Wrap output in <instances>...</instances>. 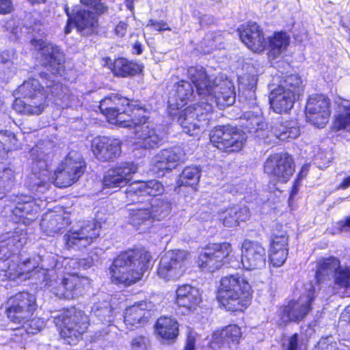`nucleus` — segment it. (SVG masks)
I'll list each match as a JSON object with an SVG mask.
<instances>
[{
	"label": "nucleus",
	"mask_w": 350,
	"mask_h": 350,
	"mask_svg": "<svg viewBox=\"0 0 350 350\" xmlns=\"http://www.w3.org/2000/svg\"><path fill=\"white\" fill-rule=\"evenodd\" d=\"M98 108L109 123L122 128H136L149 120L148 109L140 100L118 93L105 96L100 101Z\"/></svg>",
	"instance_id": "nucleus-1"
},
{
	"label": "nucleus",
	"mask_w": 350,
	"mask_h": 350,
	"mask_svg": "<svg viewBox=\"0 0 350 350\" xmlns=\"http://www.w3.org/2000/svg\"><path fill=\"white\" fill-rule=\"evenodd\" d=\"M18 91L23 99L16 98L14 100L13 109L23 114L40 115L47 105V101L57 96L62 91V85L50 81L44 86L37 79L29 78L19 86Z\"/></svg>",
	"instance_id": "nucleus-2"
},
{
	"label": "nucleus",
	"mask_w": 350,
	"mask_h": 350,
	"mask_svg": "<svg viewBox=\"0 0 350 350\" xmlns=\"http://www.w3.org/2000/svg\"><path fill=\"white\" fill-rule=\"evenodd\" d=\"M150 254L143 249L130 250L120 254L109 268L113 282L131 285L142 279L148 269Z\"/></svg>",
	"instance_id": "nucleus-3"
},
{
	"label": "nucleus",
	"mask_w": 350,
	"mask_h": 350,
	"mask_svg": "<svg viewBox=\"0 0 350 350\" xmlns=\"http://www.w3.org/2000/svg\"><path fill=\"white\" fill-rule=\"evenodd\" d=\"M251 298L252 287L244 276L236 273L221 279L218 300L227 310H242Z\"/></svg>",
	"instance_id": "nucleus-4"
},
{
	"label": "nucleus",
	"mask_w": 350,
	"mask_h": 350,
	"mask_svg": "<svg viewBox=\"0 0 350 350\" xmlns=\"http://www.w3.org/2000/svg\"><path fill=\"white\" fill-rule=\"evenodd\" d=\"M8 202L3 213L12 217L16 223L25 226L31 224L37 218L42 206L45 205L42 201L23 193L11 196Z\"/></svg>",
	"instance_id": "nucleus-5"
},
{
	"label": "nucleus",
	"mask_w": 350,
	"mask_h": 350,
	"mask_svg": "<svg viewBox=\"0 0 350 350\" xmlns=\"http://www.w3.org/2000/svg\"><path fill=\"white\" fill-rule=\"evenodd\" d=\"M85 168L81 154H68L55 169L52 176L53 183L59 188L69 187L79 180Z\"/></svg>",
	"instance_id": "nucleus-6"
},
{
	"label": "nucleus",
	"mask_w": 350,
	"mask_h": 350,
	"mask_svg": "<svg viewBox=\"0 0 350 350\" xmlns=\"http://www.w3.org/2000/svg\"><path fill=\"white\" fill-rule=\"evenodd\" d=\"M61 318V336L66 343L76 344L88 329L89 317L82 310L71 308L65 310Z\"/></svg>",
	"instance_id": "nucleus-7"
},
{
	"label": "nucleus",
	"mask_w": 350,
	"mask_h": 350,
	"mask_svg": "<svg viewBox=\"0 0 350 350\" xmlns=\"http://www.w3.org/2000/svg\"><path fill=\"white\" fill-rule=\"evenodd\" d=\"M213 108L208 102H199L187 106L178 116V122L183 131L190 136L198 135L201 131V123L207 124L208 116Z\"/></svg>",
	"instance_id": "nucleus-8"
},
{
	"label": "nucleus",
	"mask_w": 350,
	"mask_h": 350,
	"mask_svg": "<svg viewBox=\"0 0 350 350\" xmlns=\"http://www.w3.org/2000/svg\"><path fill=\"white\" fill-rule=\"evenodd\" d=\"M246 140L244 132L230 125L215 126L210 134V141L214 146L230 153L241 151Z\"/></svg>",
	"instance_id": "nucleus-9"
},
{
	"label": "nucleus",
	"mask_w": 350,
	"mask_h": 350,
	"mask_svg": "<svg viewBox=\"0 0 350 350\" xmlns=\"http://www.w3.org/2000/svg\"><path fill=\"white\" fill-rule=\"evenodd\" d=\"M100 224L98 221H87L73 226L64 236L68 249L82 250L91 245L100 235Z\"/></svg>",
	"instance_id": "nucleus-10"
},
{
	"label": "nucleus",
	"mask_w": 350,
	"mask_h": 350,
	"mask_svg": "<svg viewBox=\"0 0 350 350\" xmlns=\"http://www.w3.org/2000/svg\"><path fill=\"white\" fill-rule=\"evenodd\" d=\"M189 253L185 250H174L166 252L161 258L158 276L165 281L178 280L186 270V261Z\"/></svg>",
	"instance_id": "nucleus-11"
},
{
	"label": "nucleus",
	"mask_w": 350,
	"mask_h": 350,
	"mask_svg": "<svg viewBox=\"0 0 350 350\" xmlns=\"http://www.w3.org/2000/svg\"><path fill=\"white\" fill-rule=\"evenodd\" d=\"M232 251L231 245L226 242L208 244L199 254L198 267L203 271L213 272L227 262Z\"/></svg>",
	"instance_id": "nucleus-12"
},
{
	"label": "nucleus",
	"mask_w": 350,
	"mask_h": 350,
	"mask_svg": "<svg viewBox=\"0 0 350 350\" xmlns=\"http://www.w3.org/2000/svg\"><path fill=\"white\" fill-rule=\"evenodd\" d=\"M32 46L37 48L42 65L54 74H59L65 62L64 54L60 47L42 39L32 38Z\"/></svg>",
	"instance_id": "nucleus-13"
},
{
	"label": "nucleus",
	"mask_w": 350,
	"mask_h": 350,
	"mask_svg": "<svg viewBox=\"0 0 350 350\" xmlns=\"http://www.w3.org/2000/svg\"><path fill=\"white\" fill-rule=\"evenodd\" d=\"M8 318L15 323H21L36 309V297L27 292H21L8 299Z\"/></svg>",
	"instance_id": "nucleus-14"
},
{
	"label": "nucleus",
	"mask_w": 350,
	"mask_h": 350,
	"mask_svg": "<svg viewBox=\"0 0 350 350\" xmlns=\"http://www.w3.org/2000/svg\"><path fill=\"white\" fill-rule=\"evenodd\" d=\"M241 41L255 53L263 52L267 47V38L263 28L256 22L247 21L237 29Z\"/></svg>",
	"instance_id": "nucleus-15"
},
{
	"label": "nucleus",
	"mask_w": 350,
	"mask_h": 350,
	"mask_svg": "<svg viewBox=\"0 0 350 350\" xmlns=\"http://www.w3.org/2000/svg\"><path fill=\"white\" fill-rule=\"evenodd\" d=\"M313 301V293L309 292L307 295L301 296L297 301L291 300L281 307L278 310L280 325L288 322H299L302 321L311 309Z\"/></svg>",
	"instance_id": "nucleus-16"
},
{
	"label": "nucleus",
	"mask_w": 350,
	"mask_h": 350,
	"mask_svg": "<svg viewBox=\"0 0 350 350\" xmlns=\"http://www.w3.org/2000/svg\"><path fill=\"white\" fill-rule=\"evenodd\" d=\"M331 100L323 94H313L307 100L306 110L310 116V121L316 126L324 127L331 115Z\"/></svg>",
	"instance_id": "nucleus-17"
},
{
	"label": "nucleus",
	"mask_w": 350,
	"mask_h": 350,
	"mask_svg": "<svg viewBox=\"0 0 350 350\" xmlns=\"http://www.w3.org/2000/svg\"><path fill=\"white\" fill-rule=\"evenodd\" d=\"M267 262V252L257 241L245 239L241 245V264L246 270H259Z\"/></svg>",
	"instance_id": "nucleus-18"
},
{
	"label": "nucleus",
	"mask_w": 350,
	"mask_h": 350,
	"mask_svg": "<svg viewBox=\"0 0 350 350\" xmlns=\"http://www.w3.org/2000/svg\"><path fill=\"white\" fill-rule=\"evenodd\" d=\"M45 286L56 297L64 299H72L75 295V291L80 284L81 280L74 273H68L61 278L56 273L54 276H48L43 278Z\"/></svg>",
	"instance_id": "nucleus-19"
},
{
	"label": "nucleus",
	"mask_w": 350,
	"mask_h": 350,
	"mask_svg": "<svg viewBox=\"0 0 350 350\" xmlns=\"http://www.w3.org/2000/svg\"><path fill=\"white\" fill-rule=\"evenodd\" d=\"M294 170V162L289 154H270L265 163V172L282 183L288 180Z\"/></svg>",
	"instance_id": "nucleus-20"
},
{
	"label": "nucleus",
	"mask_w": 350,
	"mask_h": 350,
	"mask_svg": "<svg viewBox=\"0 0 350 350\" xmlns=\"http://www.w3.org/2000/svg\"><path fill=\"white\" fill-rule=\"evenodd\" d=\"M187 78L196 88L197 94L202 97L212 96L216 83L212 80L204 67L200 65L190 66L187 68Z\"/></svg>",
	"instance_id": "nucleus-21"
},
{
	"label": "nucleus",
	"mask_w": 350,
	"mask_h": 350,
	"mask_svg": "<svg viewBox=\"0 0 350 350\" xmlns=\"http://www.w3.org/2000/svg\"><path fill=\"white\" fill-rule=\"evenodd\" d=\"M103 60L105 66L110 70L115 77L127 78L139 75L143 73L144 68L143 64L124 57H118L113 59L106 57Z\"/></svg>",
	"instance_id": "nucleus-22"
},
{
	"label": "nucleus",
	"mask_w": 350,
	"mask_h": 350,
	"mask_svg": "<svg viewBox=\"0 0 350 350\" xmlns=\"http://www.w3.org/2000/svg\"><path fill=\"white\" fill-rule=\"evenodd\" d=\"M27 239L25 229L20 227L0 235V260H8L26 243Z\"/></svg>",
	"instance_id": "nucleus-23"
},
{
	"label": "nucleus",
	"mask_w": 350,
	"mask_h": 350,
	"mask_svg": "<svg viewBox=\"0 0 350 350\" xmlns=\"http://www.w3.org/2000/svg\"><path fill=\"white\" fill-rule=\"evenodd\" d=\"M137 171V165L133 163H122L107 171L103 178V185L109 188L124 186Z\"/></svg>",
	"instance_id": "nucleus-24"
},
{
	"label": "nucleus",
	"mask_w": 350,
	"mask_h": 350,
	"mask_svg": "<svg viewBox=\"0 0 350 350\" xmlns=\"http://www.w3.org/2000/svg\"><path fill=\"white\" fill-rule=\"evenodd\" d=\"M34 155L31 166L32 174L29 177V187L31 190L43 193L50 186L48 167L46 161L40 158L39 154Z\"/></svg>",
	"instance_id": "nucleus-25"
},
{
	"label": "nucleus",
	"mask_w": 350,
	"mask_h": 350,
	"mask_svg": "<svg viewBox=\"0 0 350 350\" xmlns=\"http://www.w3.org/2000/svg\"><path fill=\"white\" fill-rule=\"evenodd\" d=\"M151 304L141 301L128 307L124 313V322L129 329L143 326L150 316Z\"/></svg>",
	"instance_id": "nucleus-26"
},
{
	"label": "nucleus",
	"mask_w": 350,
	"mask_h": 350,
	"mask_svg": "<svg viewBox=\"0 0 350 350\" xmlns=\"http://www.w3.org/2000/svg\"><path fill=\"white\" fill-rule=\"evenodd\" d=\"M165 191L163 185L157 180H150L146 182L135 183L130 185L126 190V198L131 202L142 196H157Z\"/></svg>",
	"instance_id": "nucleus-27"
},
{
	"label": "nucleus",
	"mask_w": 350,
	"mask_h": 350,
	"mask_svg": "<svg viewBox=\"0 0 350 350\" xmlns=\"http://www.w3.org/2000/svg\"><path fill=\"white\" fill-rule=\"evenodd\" d=\"M202 302L198 288L189 284L179 285L176 290L175 303L188 311H194Z\"/></svg>",
	"instance_id": "nucleus-28"
},
{
	"label": "nucleus",
	"mask_w": 350,
	"mask_h": 350,
	"mask_svg": "<svg viewBox=\"0 0 350 350\" xmlns=\"http://www.w3.org/2000/svg\"><path fill=\"white\" fill-rule=\"evenodd\" d=\"M300 134L299 127L297 123L293 120H286L280 118L273 125L267 135L269 137H275L278 144L279 142H286L297 138Z\"/></svg>",
	"instance_id": "nucleus-29"
},
{
	"label": "nucleus",
	"mask_w": 350,
	"mask_h": 350,
	"mask_svg": "<svg viewBox=\"0 0 350 350\" xmlns=\"http://www.w3.org/2000/svg\"><path fill=\"white\" fill-rule=\"evenodd\" d=\"M276 88L299 99L304 91V85L301 77L296 72L286 73L281 76Z\"/></svg>",
	"instance_id": "nucleus-30"
},
{
	"label": "nucleus",
	"mask_w": 350,
	"mask_h": 350,
	"mask_svg": "<svg viewBox=\"0 0 350 350\" xmlns=\"http://www.w3.org/2000/svg\"><path fill=\"white\" fill-rule=\"evenodd\" d=\"M250 216L249 209L245 206H234L218 213V219L228 228H235L241 221H245Z\"/></svg>",
	"instance_id": "nucleus-31"
},
{
	"label": "nucleus",
	"mask_w": 350,
	"mask_h": 350,
	"mask_svg": "<svg viewBox=\"0 0 350 350\" xmlns=\"http://www.w3.org/2000/svg\"><path fill=\"white\" fill-rule=\"evenodd\" d=\"M298 100L276 88L270 92V105L273 111L277 113L282 114L289 112Z\"/></svg>",
	"instance_id": "nucleus-32"
},
{
	"label": "nucleus",
	"mask_w": 350,
	"mask_h": 350,
	"mask_svg": "<svg viewBox=\"0 0 350 350\" xmlns=\"http://www.w3.org/2000/svg\"><path fill=\"white\" fill-rule=\"evenodd\" d=\"M70 223V220L68 216L50 212L43 215L40 227L48 235H51L59 232Z\"/></svg>",
	"instance_id": "nucleus-33"
},
{
	"label": "nucleus",
	"mask_w": 350,
	"mask_h": 350,
	"mask_svg": "<svg viewBox=\"0 0 350 350\" xmlns=\"http://www.w3.org/2000/svg\"><path fill=\"white\" fill-rule=\"evenodd\" d=\"M74 26L78 31L88 29L95 31L99 26L98 18L92 12L85 9H79L73 12Z\"/></svg>",
	"instance_id": "nucleus-34"
},
{
	"label": "nucleus",
	"mask_w": 350,
	"mask_h": 350,
	"mask_svg": "<svg viewBox=\"0 0 350 350\" xmlns=\"http://www.w3.org/2000/svg\"><path fill=\"white\" fill-rule=\"evenodd\" d=\"M133 203H137V206L135 208L130 210L129 221L131 224L136 228L144 226L143 230L148 228L152 221L147 204L140 203L139 199Z\"/></svg>",
	"instance_id": "nucleus-35"
},
{
	"label": "nucleus",
	"mask_w": 350,
	"mask_h": 350,
	"mask_svg": "<svg viewBox=\"0 0 350 350\" xmlns=\"http://www.w3.org/2000/svg\"><path fill=\"white\" fill-rule=\"evenodd\" d=\"M290 42L291 38L285 31H274L267 39L269 53L273 58L278 57L286 51Z\"/></svg>",
	"instance_id": "nucleus-36"
},
{
	"label": "nucleus",
	"mask_w": 350,
	"mask_h": 350,
	"mask_svg": "<svg viewBox=\"0 0 350 350\" xmlns=\"http://www.w3.org/2000/svg\"><path fill=\"white\" fill-rule=\"evenodd\" d=\"M174 91L177 109L185 107L189 101L192 100L195 97L193 87L185 79H180L175 83Z\"/></svg>",
	"instance_id": "nucleus-37"
},
{
	"label": "nucleus",
	"mask_w": 350,
	"mask_h": 350,
	"mask_svg": "<svg viewBox=\"0 0 350 350\" xmlns=\"http://www.w3.org/2000/svg\"><path fill=\"white\" fill-rule=\"evenodd\" d=\"M156 333L165 340H174L178 335V325L176 320L161 317L157 319L155 324Z\"/></svg>",
	"instance_id": "nucleus-38"
},
{
	"label": "nucleus",
	"mask_w": 350,
	"mask_h": 350,
	"mask_svg": "<svg viewBox=\"0 0 350 350\" xmlns=\"http://www.w3.org/2000/svg\"><path fill=\"white\" fill-rule=\"evenodd\" d=\"M122 144L118 139L97 137L93 141L92 148L94 153H119L121 151Z\"/></svg>",
	"instance_id": "nucleus-39"
},
{
	"label": "nucleus",
	"mask_w": 350,
	"mask_h": 350,
	"mask_svg": "<svg viewBox=\"0 0 350 350\" xmlns=\"http://www.w3.org/2000/svg\"><path fill=\"white\" fill-rule=\"evenodd\" d=\"M146 204L149 208L152 221H161L167 217L170 213L171 203L167 200L152 199Z\"/></svg>",
	"instance_id": "nucleus-40"
},
{
	"label": "nucleus",
	"mask_w": 350,
	"mask_h": 350,
	"mask_svg": "<svg viewBox=\"0 0 350 350\" xmlns=\"http://www.w3.org/2000/svg\"><path fill=\"white\" fill-rule=\"evenodd\" d=\"M116 308L107 299L96 303L92 308V313L104 325H111L114 320Z\"/></svg>",
	"instance_id": "nucleus-41"
},
{
	"label": "nucleus",
	"mask_w": 350,
	"mask_h": 350,
	"mask_svg": "<svg viewBox=\"0 0 350 350\" xmlns=\"http://www.w3.org/2000/svg\"><path fill=\"white\" fill-rule=\"evenodd\" d=\"M340 267L339 260L334 257L320 260L318 262L316 271V278L320 282L325 278H329L330 275H335Z\"/></svg>",
	"instance_id": "nucleus-42"
},
{
	"label": "nucleus",
	"mask_w": 350,
	"mask_h": 350,
	"mask_svg": "<svg viewBox=\"0 0 350 350\" xmlns=\"http://www.w3.org/2000/svg\"><path fill=\"white\" fill-rule=\"evenodd\" d=\"M62 259V257L52 254L41 256L40 267L37 271L42 274L44 278L54 276V273H56L53 269H60Z\"/></svg>",
	"instance_id": "nucleus-43"
},
{
	"label": "nucleus",
	"mask_w": 350,
	"mask_h": 350,
	"mask_svg": "<svg viewBox=\"0 0 350 350\" xmlns=\"http://www.w3.org/2000/svg\"><path fill=\"white\" fill-rule=\"evenodd\" d=\"M200 178V170L198 167L194 166L187 167L179 175L177 185L178 187H190L193 190H196V186L199 183Z\"/></svg>",
	"instance_id": "nucleus-44"
},
{
	"label": "nucleus",
	"mask_w": 350,
	"mask_h": 350,
	"mask_svg": "<svg viewBox=\"0 0 350 350\" xmlns=\"http://www.w3.org/2000/svg\"><path fill=\"white\" fill-rule=\"evenodd\" d=\"M178 154H157L154 160L152 170L159 174L165 171H170L178 165Z\"/></svg>",
	"instance_id": "nucleus-45"
},
{
	"label": "nucleus",
	"mask_w": 350,
	"mask_h": 350,
	"mask_svg": "<svg viewBox=\"0 0 350 350\" xmlns=\"http://www.w3.org/2000/svg\"><path fill=\"white\" fill-rule=\"evenodd\" d=\"M288 254V244H279L275 241L271 244L269 258L273 266L281 267L286 260Z\"/></svg>",
	"instance_id": "nucleus-46"
},
{
	"label": "nucleus",
	"mask_w": 350,
	"mask_h": 350,
	"mask_svg": "<svg viewBox=\"0 0 350 350\" xmlns=\"http://www.w3.org/2000/svg\"><path fill=\"white\" fill-rule=\"evenodd\" d=\"M16 135L7 130L0 131V153H9L17 149Z\"/></svg>",
	"instance_id": "nucleus-47"
},
{
	"label": "nucleus",
	"mask_w": 350,
	"mask_h": 350,
	"mask_svg": "<svg viewBox=\"0 0 350 350\" xmlns=\"http://www.w3.org/2000/svg\"><path fill=\"white\" fill-rule=\"evenodd\" d=\"M221 337V340L224 342H237L241 338V329L236 325H230L223 329L220 332H215L213 334L215 339L217 336Z\"/></svg>",
	"instance_id": "nucleus-48"
},
{
	"label": "nucleus",
	"mask_w": 350,
	"mask_h": 350,
	"mask_svg": "<svg viewBox=\"0 0 350 350\" xmlns=\"http://www.w3.org/2000/svg\"><path fill=\"white\" fill-rule=\"evenodd\" d=\"M345 113H339L334 116L332 124V130L337 132L348 127L350 131V104L344 107Z\"/></svg>",
	"instance_id": "nucleus-49"
},
{
	"label": "nucleus",
	"mask_w": 350,
	"mask_h": 350,
	"mask_svg": "<svg viewBox=\"0 0 350 350\" xmlns=\"http://www.w3.org/2000/svg\"><path fill=\"white\" fill-rule=\"evenodd\" d=\"M14 181V172L10 168L0 170V199H2L8 191Z\"/></svg>",
	"instance_id": "nucleus-50"
},
{
	"label": "nucleus",
	"mask_w": 350,
	"mask_h": 350,
	"mask_svg": "<svg viewBox=\"0 0 350 350\" xmlns=\"http://www.w3.org/2000/svg\"><path fill=\"white\" fill-rule=\"evenodd\" d=\"M104 0H80L81 3L92 10L93 14L98 18L107 13L109 7Z\"/></svg>",
	"instance_id": "nucleus-51"
},
{
	"label": "nucleus",
	"mask_w": 350,
	"mask_h": 350,
	"mask_svg": "<svg viewBox=\"0 0 350 350\" xmlns=\"http://www.w3.org/2000/svg\"><path fill=\"white\" fill-rule=\"evenodd\" d=\"M23 323V327L28 334H36L46 325L45 321L38 317H33L28 321L25 320Z\"/></svg>",
	"instance_id": "nucleus-52"
},
{
	"label": "nucleus",
	"mask_w": 350,
	"mask_h": 350,
	"mask_svg": "<svg viewBox=\"0 0 350 350\" xmlns=\"http://www.w3.org/2000/svg\"><path fill=\"white\" fill-rule=\"evenodd\" d=\"M7 269L5 271V276L9 280H15L17 278H24V271L21 264H18L14 260H10L8 262Z\"/></svg>",
	"instance_id": "nucleus-53"
},
{
	"label": "nucleus",
	"mask_w": 350,
	"mask_h": 350,
	"mask_svg": "<svg viewBox=\"0 0 350 350\" xmlns=\"http://www.w3.org/2000/svg\"><path fill=\"white\" fill-rule=\"evenodd\" d=\"M40 260L41 256L40 254H37L20 263L24 271V280L30 278V276H27V275L39 267L40 265Z\"/></svg>",
	"instance_id": "nucleus-54"
},
{
	"label": "nucleus",
	"mask_w": 350,
	"mask_h": 350,
	"mask_svg": "<svg viewBox=\"0 0 350 350\" xmlns=\"http://www.w3.org/2000/svg\"><path fill=\"white\" fill-rule=\"evenodd\" d=\"M275 241L282 245L288 244V235L282 225L275 224L272 229L271 243H274Z\"/></svg>",
	"instance_id": "nucleus-55"
},
{
	"label": "nucleus",
	"mask_w": 350,
	"mask_h": 350,
	"mask_svg": "<svg viewBox=\"0 0 350 350\" xmlns=\"http://www.w3.org/2000/svg\"><path fill=\"white\" fill-rule=\"evenodd\" d=\"M335 282L341 287H348L350 286V269L349 268H342L339 267L335 275Z\"/></svg>",
	"instance_id": "nucleus-56"
},
{
	"label": "nucleus",
	"mask_w": 350,
	"mask_h": 350,
	"mask_svg": "<svg viewBox=\"0 0 350 350\" xmlns=\"http://www.w3.org/2000/svg\"><path fill=\"white\" fill-rule=\"evenodd\" d=\"M217 99L224 106H230L234 103L235 93L230 88L225 87L222 91H220Z\"/></svg>",
	"instance_id": "nucleus-57"
},
{
	"label": "nucleus",
	"mask_w": 350,
	"mask_h": 350,
	"mask_svg": "<svg viewBox=\"0 0 350 350\" xmlns=\"http://www.w3.org/2000/svg\"><path fill=\"white\" fill-rule=\"evenodd\" d=\"M336 343L333 342V338L328 336L321 338L313 350H335Z\"/></svg>",
	"instance_id": "nucleus-58"
},
{
	"label": "nucleus",
	"mask_w": 350,
	"mask_h": 350,
	"mask_svg": "<svg viewBox=\"0 0 350 350\" xmlns=\"http://www.w3.org/2000/svg\"><path fill=\"white\" fill-rule=\"evenodd\" d=\"M309 167H310V165H308V164H305L301 167V171L299 172V173L298 174V178L294 182V185L293 186L291 194V196L297 194L299 187L301 185V180L306 176L307 174L309 171Z\"/></svg>",
	"instance_id": "nucleus-59"
},
{
	"label": "nucleus",
	"mask_w": 350,
	"mask_h": 350,
	"mask_svg": "<svg viewBox=\"0 0 350 350\" xmlns=\"http://www.w3.org/2000/svg\"><path fill=\"white\" fill-rule=\"evenodd\" d=\"M147 27H150L153 30L157 31H170L171 28L165 21H156L154 19H149L146 25Z\"/></svg>",
	"instance_id": "nucleus-60"
},
{
	"label": "nucleus",
	"mask_w": 350,
	"mask_h": 350,
	"mask_svg": "<svg viewBox=\"0 0 350 350\" xmlns=\"http://www.w3.org/2000/svg\"><path fill=\"white\" fill-rule=\"evenodd\" d=\"M327 154H314L313 162L314 164L320 169L328 167L331 158H327Z\"/></svg>",
	"instance_id": "nucleus-61"
},
{
	"label": "nucleus",
	"mask_w": 350,
	"mask_h": 350,
	"mask_svg": "<svg viewBox=\"0 0 350 350\" xmlns=\"http://www.w3.org/2000/svg\"><path fill=\"white\" fill-rule=\"evenodd\" d=\"M12 0H0V15H6L14 11Z\"/></svg>",
	"instance_id": "nucleus-62"
},
{
	"label": "nucleus",
	"mask_w": 350,
	"mask_h": 350,
	"mask_svg": "<svg viewBox=\"0 0 350 350\" xmlns=\"http://www.w3.org/2000/svg\"><path fill=\"white\" fill-rule=\"evenodd\" d=\"M129 25L125 21H119L118 23L114 27L113 31L114 33L120 38H123L126 36L127 33Z\"/></svg>",
	"instance_id": "nucleus-63"
},
{
	"label": "nucleus",
	"mask_w": 350,
	"mask_h": 350,
	"mask_svg": "<svg viewBox=\"0 0 350 350\" xmlns=\"http://www.w3.org/2000/svg\"><path fill=\"white\" fill-rule=\"evenodd\" d=\"M131 350H147L145 338L142 336L134 338L131 342Z\"/></svg>",
	"instance_id": "nucleus-64"
}]
</instances>
